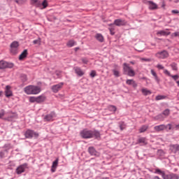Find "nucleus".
<instances>
[{
	"label": "nucleus",
	"instance_id": "obj_52",
	"mask_svg": "<svg viewBox=\"0 0 179 179\" xmlns=\"http://www.w3.org/2000/svg\"><path fill=\"white\" fill-rule=\"evenodd\" d=\"M166 129L167 128L169 131L171 129V124H168L167 125H166Z\"/></svg>",
	"mask_w": 179,
	"mask_h": 179
},
{
	"label": "nucleus",
	"instance_id": "obj_54",
	"mask_svg": "<svg viewBox=\"0 0 179 179\" xmlns=\"http://www.w3.org/2000/svg\"><path fill=\"white\" fill-rule=\"evenodd\" d=\"M82 61H83V64H87V62H88L87 59H82Z\"/></svg>",
	"mask_w": 179,
	"mask_h": 179
},
{
	"label": "nucleus",
	"instance_id": "obj_5",
	"mask_svg": "<svg viewBox=\"0 0 179 179\" xmlns=\"http://www.w3.org/2000/svg\"><path fill=\"white\" fill-rule=\"evenodd\" d=\"M25 138L27 139H31L33 138H37L39 135L38 133L31 130V129H27L24 134Z\"/></svg>",
	"mask_w": 179,
	"mask_h": 179
},
{
	"label": "nucleus",
	"instance_id": "obj_43",
	"mask_svg": "<svg viewBox=\"0 0 179 179\" xmlns=\"http://www.w3.org/2000/svg\"><path fill=\"white\" fill-rule=\"evenodd\" d=\"M164 99H166V96L164 95H158L156 96L155 100L159 101V100H164Z\"/></svg>",
	"mask_w": 179,
	"mask_h": 179
},
{
	"label": "nucleus",
	"instance_id": "obj_30",
	"mask_svg": "<svg viewBox=\"0 0 179 179\" xmlns=\"http://www.w3.org/2000/svg\"><path fill=\"white\" fill-rule=\"evenodd\" d=\"M138 143H142L143 145H148V141L146 140V138L141 137L138 138Z\"/></svg>",
	"mask_w": 179,
	"mask_h": 179
},
{
	"label": "nucleus",
	"instance_id": "obj_23",
	"mask_svg": "<svg viewBox=\"0 0 179 179\" xmlns=\"http://www.w3.org/2000/svg\"><path fill=\"white\" fill-rule=\"evenodd\" d=\"M127 85H129V86H133V87H136L138 86V84L135 82L134 80H127L126 81Z\"/></svg>",
	"mask_w": 179,
	"mask_h": 179
},
{
	"label": "nucleus",
	"instance_id": "obj_53",
	"mask_svg": "<svg viewBox=\"0 0 179 179\" xmlns=\"http://www.w3.org/2000/svg\"><path fill=\"white\" fill-rule=\"evenodd\" d=\"M171 12H172V13H173V14H178V13H179L178 10H173Z\"/></svg>",
	"mask_w": 179,
	"mask_h": 179
},
{
	"label": "nucleus",
	"instance_id": "obj_24",
	"mask_svg": "<svg viewBox=\"0 0 179 179\" xmlns=\"http://www.w3.org/2000/svg\"><path fill=\"white\" fill-rule=\"evenodd\" d=\"M109 26L110 27L108 28V30L110 31L111 36H114V34H115V27L114 26V24H110Z\"/></svg>",
	"mask_w": 179,
	"mask_h": 179
},
{
	"label": "nucleus",
	"instance_id": "obj_51",
	"mask_svg": "<svg viewBox=\"0 0 179 179\" xmlns=\"http://www.w3.org/2000/svg\"><path fill=\"white\" fill-rule=\"evenodd\" d=\"M141 61H145V62H150V61H152V59L146 58H141Z\"/></svg>",
	"mask_w": 179,
	"mask_h": 179
},
{
	"label": "nucleus",
	"instance_id": "obj_31",
	"mask_svg": "<svg viewBox=\"0 0 179 179\" xmlns=\"http://www.w3.org/2000/svg\"><path fill=\"white\" fill-rule=\"evenodd\" d=\"M151 73H152V76H154L156 82H157V83H159L160 82V79L157 76V74L155 72V70L152 69L151 70Z\"/></svg>",
	"mask_w": 179,
	"mask_h": 179
},
{
	"label": "nucleus",
	"instance_id": "obj_18",
	"mask_svg": "<svg viewBox=\"0 0 179 179\" xmlns=\"http://www.w3.org/2000/svg\"><path fill=\"white\" fill-rule=\"evenodd\" d=\"M167 30L169 29L158 31L157 32V36H170V34H171V32L167 31Z\"/></svg>",
	"mask_w": 179,
	"mask_h": 179
},
{
	"label": "nucleus",
	"instance_id": "obj_60",
	"mask_svg": "<svg viewBox=\"0 0 179 179\" xmlns=\"http://www.w3.org/2000/svg\"><path fill=\"white\" fill-rule=\"evenodd\" d=\"M176 83H177L178 86L179 87V80L176 81Z\"/></svg>",
	"mask_w": 179,
	"mask_h": 179
},
{
	"label": "nucleus",
	"instance_id": "obj_13",
	"mask_svg": "<svg viewBox=\"0 0 179 179\" xmlns=\"http://www.w3.org/2000/svg\"><path fill=\"white\" fill-rule=\"evenodd\" d=\"M10 85H7L5 89V95L6 97H12L13 96V92H12V90Z\"/></svg>",
	"mask_w": 179,
	"mask_h": 179
},
{
	"label": "nucleus",
	"instance_id": "obj_26",
	"mask_svg": "<svg viewBox=\"0 0 179 179\" xmlns=\"http://www.w3.org/2000/svg\"><path fill=\"white\" fill-rule=\"evenodd\" d=\"M95 38L100 43H103V41H104V37L103 36V35H101V34H96Z\"/></svg>",
	"mask_w": 179,
	"mask_h": 179
},
{
	"label": "nucleus",
	"instance_id": "obj_62",
	"mask_svg": "<svg viewBox=\"0 0 179 179\" xmlns=\"http://www.w3.org/2000/svg\"><path fill=\"white\" fill-rule=\"evenodd\" d=\"M76 50H78V48H76Z\"/></svg>",
	"mask_w": 179,
	"mask_h": 179
},
{
	"label": "nucleus",
	"instance_id": "obj_19",
	"mask_svg": "<svg viewBox=\"0 0 179 179\" xmlns=\"http://www.w3.org/2000/svg\"><path fill=\"white\" fill-rule=\"evenodd\" d=\"M25 169H26V164L20 165L16 169L17 174H22V173H24Z\"/></svg>",
	"mask_w": 179,
	"mask_h": 179
},
{
	"label": "nucleus",
	"instance_id": "obj_50",
	"mask_svg": "<svg viewBox=\"0 0 179 179\" xmlns=\"http://www.w3.org/2000/svg\"><path fill=\"white\" fill-rule=\"evenodd\" d=\"M156 68H157V69H164V66L162 64H157Z\"/></svg>",
	"mask_w": 179,
	"mask_h": 179
},
{
	"label": "nucleus",
	"instance_id": "obj_47",
	"mask_svg": "<svg viewBox=\"0 0 179 179\" xmlns=\"http://www.w3.org/2000/svg\"><path fill=\"white\" fill-rule=\"evenodd\" d=\"M96 75V71L92 70L90 74V76H91V78H94Z\"/></svg>",
	"mask_w": 179,
	"mask_h": 179
},
{
	"label": "nucleus",
	"instance_id": "obj_1",
	"mask_svg": "<svg viewBox=\"0 0 179 179\" xmlns=\"http://www.w3.org/2000/svg\"><path fill=\"white\" fill-rule=\"evenodd\" d=\"M26 94H38L41 92V88L36 85H28L24 88Z\"/></svg>",
	"mask_w": 179,
	"mask_h": 179
},
{
	"label": "nucleus",
	"instance_id": "obj_39",
	"mask_svg": "<svg viewBox=\"0 0 179 179\" xmlns=\"http://www.w3.org/2000/svg\"><path fill=\"white\" fill-rule=\"evenodd\" d=\"M14 1L17 3V5H24V3H26V2H27V0H14Z\"/></svg>",
	"mask_w": 179,
	"mask_h": 179
},
{
	"label": "nucleus",
	"instance_id": "obj_21",
	"mask_svg": "<svg viewBox=\"0 0 179 179\" xmlns=\"http://www.w3.org/2000/svg\"><path fill=\"white\" fill-rule=\"evenodd\" d=\"M31 5L36 6V8H41V1L40 0H31Z\"/></svg>",
	"mask_w": 179,
	"mask_h": 179
},
{
	"label": "nucleus",
	"instance_id": "obj_14",
	"mask_svg": "<svg viewBox=\"0 0 179 179\" xmlns=\"http://www.w3.org/2000/svg\"><path fill=\"white\" fill-rule=\"evenodd\" d=\"M113 24H115V26H125L127 24V22L124 20L122 19H117L115 20Z\"/></svg>",
	"mask_w": 179,
	"mask_h": 179
},
{
	"label": "nucleus",
	"instance_id": "obj_27",
	"mask_svg": "<svg viewBox=\"0 0 179 179\" xmlns=\"http://www.w3.org/2000/svg\"><path fill=\"white\" fill-rule=\"evenodd\" d=\"M27 57V50H24L22 54L19 57L20 61H22V59H24Z\"/></svg>",
	"mask_w": 179,
	"mask_h": 179
},
{
	"label": "nucleus",
	"instance_id": "obj_2",
	"mask_svg": "<svg viewBox=\"0 0 179 179\" xmlns=\"http://www.w3.org/2000/svg\"><path fill=\"white\" fill-rule=\"evenodd\" d=\"M123 73L124 75H127V76H131V78H134V76L136 75L134 69L129 66V64L127 63L123 64Z\"/></svg>",
	"mask_w": 179,
	"mask_h": 179
},
{
	"label": "nucleus",
	"instance_id": "obj_33",
	"mask_svg": "<svg viewBox=\"0 0 179 179\" xmlns=\"http://www.w3.org/2000/svg\"><path fill=\"white\" fill-rule=\"evenodd\" d=\"M149 128V126L148 125H143L140 129H139V132L140 134H143V132H146L148 131V129Z\"/></svg>",
	"mask_w": 179,
	"mask_h": 179
},
{
	"label": "nucleus",
	"instance_id": "obj_34",
	"mask_svg": "<svg viewBox=\"0 0 179 179\" xmlns=\"http://www.w3.org/2000/svg\"><path fill=\"white\" fill-rule=\"evenodd\" d=\"M45 100V96L41 95L36 97V103H43Z\"/></svg>",
	"mask_w": 179,
	"mask_h": 179
},
{
	"label": "nucleus",
	"instance_id": "obj_10",
	"mask_svg": "<svg viewBox=\"0 0 179 179\" xmlns=\"http://www.w3.org/2000/svg\"><path fill=\"white\" fill-rule=\"evenodd\" d=\"M147 4L148 5V9H150V10H156L159 8V6L152 1H147Z\"/></svg>",
	"mask_w": 179,
	"mask_h": 179
},
{
	"label": "nucleus",
	"instance_id": "obj_9",
	"mask_svg": "<svg viewBox=\"0 0 179 179\" xmlns=\"http://www.w3.org/2000/svg\"><path fill=\"white\" fill-rule=\"evenodd\" d=\"M62 87H64V83H59V84L55 85L52 87V92H53V93H58Z\"/></svg>",
	"mask_w": 179,
	"mask_h": 179
},
{
	"label": "nucleus",
	"instance_id": "obj_12",
	"mask_svg": "<svg viewBox=\"0 0 179 179\" xmlns=\"http://www.w3.org/2000/svg\"><path fill=\"white\" fill-rule=\"evenodd\" d=\"M88 152L91 156H96V157H99L100 156V153L97 152L93 147H90L88 148Z\"/></svg>",
	"mask_w": 179,
	"mask_h": 179
},
{
	"label": "nucleus",
	"instance_id": "obj_48",
	"mask_svg": "<svg viewBox=\"0 0 179 179\" xmlns=\"http://www.w3.org/2000/svg\"><path fill=\"white\" fill-rule=\"evenodd\" d=\"M161 8H162L163 9H166V2L164 1V0H162L161 2Z\"/></svg>",
	"mask_w": 179,
	"mask_h": 179
},
{
	"label": "nucleus",
	"instance_id": "obj_49",
	"mask_svg": "<svg viewBox=\"0 0 179 179\" xmlns=\"http://www.w3.org/2000/svg\"><path fill=\"white\" fill-rule=\"evenodd\" d=\"M3 115H5V110L1 109L0 110V118H2V117H3Z\"/></svg>",
	"mask_w": 179,
	"mask_h": 179
},
{
	"label": "nucleus",
	"instance_id": "obj_64",
	"mask_svg": "<svg viewBox=\"0 0 179 179\" xmlns=\"http://www.w3.org/2000/svg\"><path fill=\"white\" fill-rule=\"evenodd\" d=\"M140 179H143V178H140Z\"/></svg>",
	"mask_w": 179,
	"mask_h": 179
},
{
	"label": "nucleus",
	"instance_id": "obj_44",
	"mask_svg": "<svg viewBox=\"0 0 179 179\" xmlns=\"http://www.w3.org/2000/svg\"><path fill=\"white\" fill-rule=\"evenodd\" d=\"M162 114H163V115H165V117H169V115H170V110L166 109L165 110H164Z\"/></svg>",
	"mask_w": 179,
	"mask_h": 179
},
{
	"label": "nucleus",
	"instance_id": "obj_58",
	"mask_svg": "<svg viewBox=\"0 0 179 179\" xmlns=\"http://www.w3.org/2000/svg\"><path fill=\"white\" fill-rule=\"evenodd\" d=\"M176 129H179V124H177V125L176 126Z\"/></svg>",
	"mask_w": 179,
	"mask_h": 179
},
{
	"label": "nucleus",
	"instance_id": "obj_41",
	"mask_svg": "<svg viewBox=\"0 0 179 179\" xmlns=\"http://www.w3.org/2000/svg\"><path fill=\"white\" fill-rule=\"evenodd\" d=\"M112 71L113 72V75L115 78H120V71L118 70L113 69Z\"/></svg>",
	"mask_w": 179,
	"mask_h": 179
},
{
	"label": "nucleus",
	"instance_id": "obj_37",
	"mask_svg": "<svg viewBox=\"0 0 179 179\" xmlns=\"http://www.w3.org/2000/svg\"><path fill=\"white\" fill-rule=\"evenodd\" d=\"M48 6V1L47 0H43V2H41V9H45Z\"/></svg>",
	"mask_w": 179,
	"mask_h": 179
},
{
	"label": "nucleus",
	"instance_id": "obj_40",
	"mask_svg": "<svg viewBox=\"0 0 179 179\" xmlns=\"http://www.w3.org/2000/svg\"><path fill=\"white\" fill-rule=\"evenodd\" d=\"M120 125V128L122 131H124V129H125V128H127V125H125V123L124 122H120L119 123Z\"/></svg>",
	"mask_w": 179,
	"mask_h": 179
},
{
	"label": "nucleus",
	"instance_id": "obj_22",
	"mask_svg": "<svg viewBox=\"0 0 179 179\" xmlns=\"http://www.w3.org/2000/svg\"><path fill=\"white\" fill-rule=\"evenodd\" d=\"M178 175L176 173H170L168 175H165V178L164 179H178Z\"/></svg>",
	"mask_w": 179,
	"mask_h": 179
},
{
	"label": "nucleus",
	"instance_id": "obj_32",
	"mask_svg": "<svg viewBox=\"0 0 179 179\" xmlns=\"http://www.w3.org/2000/svg\"><path fill=\"white\" fill-rule=\"evenodd\" d=\"M141 92L144 96H148V94H152V92L146 88L142 89Z\"/></svg>",
	"mask_w": 179,
	"mask_h": 179
},
{
	"label": "nucleus",
	"instance_id": "obj_29",
	"mask_svg": "<svg viewBox=\"0 0 179 179\" xmlns=\"http://www.w3.org/2000/svg\"><path fill=\"white\" fill-rule=\"evenodd\" d=\"M155 174H159V176H162V178L164 179V178L166 177V173H164V171L160 170V169H155Z\"/></svg>",
	"mask_w": 179,
	"mask_h": 179
},
{
	"label": "nucleus",
	"instance_id": "obj_56",
	"mask_svg": "<svg viewBox=\"0 0 179 179\" xmlns=\"http://www.w3.org/2000/svg\"><path fill=\"white\" fill-rule=\"evenodd\" d=\"M2 94H3V92L0 91V97L2 96Z\"/></svg>",
	"mask_w": 179,
	"mask_h": 179
},
{
	"label": "nucleus",
	"instance_id": "obj_42",
	"mask_svg": "<svg viewBox=\"0 0 179 179\" xmlns=\"http://www.w3.org/2000/svg\"><path fill=\"white\" fill-rule=\"evenodd\" d=\"M29 101H30V103H37V97L30 96Z\"/></svg>",
	"mask_w": 179,
	"mask_h": 179
},
{
	"label": "nucleus",
	"instance_id": "obj_6",
	"mask_svg": "<svg viewBox=\"0 0 179 179\" xmlns=\"http://www.w3.org/2000/svg\"><path fill=\"white\" fill-rule=\"evenodd\" d=\"M155 57L159 59H166V58H169V52L166 50L157 52Z\"/></svg>",
	"mask_w": 179,
	"mask_h": 179
},
{
	"label": "nucleus",
	"instance_id": "obj_57",
	"mask_svg": "<svg viewBox=\"0 0 179 179\" xmlns=\"http://www.w3.org/2000/svg\"><path fill=\"white\" fill-rule=\"evenodd\" d=\"M130 64H131V65H135V62H130Z\"/></svg>",
	"mask_w": 179,
	"mask_h": 179
},
{
	"label": "nucleus",
	"instance_id": "obj_45",
	"mask_svg": "<svg viewBox=\"0 0 179 179\" xmlns=\"http://www.w3.org/2000/svg\"><path fill=\"white\" fill-rule=\"evenodd\" d=\"M33 43L34 44H38L40 45V44H41V38H38V39L34 40L33 41Z\"/></svg>",
	"mask_w": 179,
	"mask_h": 179
},
{
	"label": "nucleus",
	"instance_id": "obj_35",
	"mask_svg": "<svg viewBox=\"0 0 179 179\" xmlns=\"http://www.w3.org/2000/svg\"><path fill=\"white\" fill-rule=\"evenodd\" d=\"M170 66L172 69V71H178V66L177 65V63L173 62L170 64Z\"/></svg>",
	"mask_w": 179,
	"mask_h": 179
},
{
	"label": "nucleus",
	"instance_id": "obj_8",
	"mask_svg": "<svg viewBox=\"0 0 179 179\" xmlns=\"http://www.w3.org/2000/svg\"><path fill=\"white\" fill-rule=\"evenodd\" d=\"M57 117V115L55 114V112H51L50 113L45 115L44 120L45 121H54V119Z\"/></svg>",
	"mask_w": 179,
	"mask_h": 179
},
{
	"label": "nucleus",
	"instance_id": "obj_17",
	"mask_svg": "<svg viewBox=\"0 0 179 179\" xmlns=\"http://www.w3.org/2000/svg\"><path fill=\"white\" fill-rule=\"evenodd\" d=\"M59 162V159L57 158L53 162L51 168L52 173H55L57 171V167H58V163Z\"/></svg>",
	"mask_w": 179,
	"mask_h": 179
},
{
	"label": "nucleus",
	"instance_id": "obj_38",
	"mask_svg": "<svg viewBox=\"0 0 179 179\" xmlns=\"http://www.w3.org/2000/svg\"><path fill=\"white\" fill-rule=\"evenodd\" d=\"M108 110H109V111L115 113V111H117V107H115V106L110 105L108 106Z\"/></svg>",
	"mask_w": 179,
	"mask_h": 179
},
{
	"label": "nucleus",
	"instance_id": "obj_3",
	"mask_svg": "<svg viewBox=\"0 0 179 179\" xmlns=\"http://www.w3.org/2000/svg\"><path fill=\"white\" fill-rule=\"evenodd\" d=\"M10 52L13 55H16L19 52V42L15 41L10 44Z\"/></svg>",
	"mask_w": 179,
	"mask_h": 179
},
{
	"label": "nucleus",
	"instance_id": "obj_7",
	"mask_svg": "<svg viewBox=\"0 0 179 179\" xmlns=\"http://www.w3.org/2000/svg\"><path fill=\"white\" fill-rule=\"evenodd\" d=\"M13 66H15L13 63H9L3 60L0 61V69H6V68L12 69Z\"/></svg>",
	"mask_w": 179,
	"mask_h": 179
},
{
	"label": "nucleus",
	"instance_id": "obj_59",
	"mask_svg": "<svg viewBox=\"0 0 179 179\" xmlns=\"http://www.w3.org/2000/svg\"><path fill=\"white\" fill-rule=\"evenodd\" d=\"M155 179H161L160 178H159V176H155Z\"/></svg>",
	"mask_w": 179,
	"mask_h": 179
},
{
	"label": "nucleus",
	"instance_id": "obj_11",
	"mask_svg": "<svg viewBox=\"0 0 179 179\" xmlns=\"http://www.w3.org/2000/svg\"><path fill=\"white\" fill-rule=\"evenodd\" d=\"M164 75H166V76H169L170 78H172V79H173V80H175L176 82H177V80H178L179 78V76L178 75H171V73H170V71H169V70L167 69H164Z\"/></svg>",
	"mask_w": 179,
	"mask_h": 179
},
{
	"label": "nucleus",
	"instance_id": "obj_28",
	"mask_svg": "<svg viewBox=\"0 0 179 179\" xmlns=\"http://www.w3.org/2000/svg\"><path fill=\"white\" fill-rule=\"evenodd\" d=\"M100 132L97 130L92 131V138L94 137L96 139L100 138Z\"/></svg>",
	"mask_w": 179,
	"mask_h": 179
},
{
	"label": "nucleus",
	"instance_id": "obj_4",
	"mask_svg": "<svg viewBox=\"0 0 179 179\" xmlns=\"http://www.w3.org/2000/svg\"><path fill=\"white\" fill-rule=\"evenodd\" d=\"M80 136L84 139H90V138H93V131L84 129L80 131Z\"/></svg>",
	"mask_w": 179,
	"mask_h": 179
},
{
	"label": "nucleus",
	"instance_id": "obj_63",
	"mask_svg": "<svg viewBox=\"0 0 179 179\" xmlns=\"http://www.w3.org/2000/svg\"><path fill=\"white\" fill-rule=\"evenodd\" d=\"M0 179H3V178H0Z\"/></svg>",
	"mask_w": 179,
	"mask_h": 179
},
{
	"label": "nucleus",
	"instance_id": "obj_16",
	"mask_svg": "<svg viewBox=\"0 0 179 179\" xmlns=\"http://www.w3.org/2000/svg\"><path fill=\"white\" fill-rule=\"evenodd\" d=\"M155 131V132H160V131H164V129H167V126L165 124H160L158 126H155L154 127Z\"/></svg>",
	"mask_w": 179,
	"mask_h": 179
},
{
	"label": "nucleus",
	"instance_id": "obj_15",
	"mask_svg": "<svg viewBox=\"0 0 179 179\" xmlns=\"http://www.w3.org/2000/svg\"><path fill=\"white\" fill-rule=\"evenodd\" d=\"M73 71L78 76H83V75H85V71H83L80 67L76 66L73 68Z\"/></svg>",
	"mask_w": 179,
	"mask_h": 179
},
{
	"label": "nucleus",
	"instance_id": "obj_61",
	"mask_svg": "<svg viewBox=\"0 0 179 179\" xmlns=\"http://www.w3.org/2000/svg\"><path fill=\"white\" fill-rule=\"evenodd\" d=\"M143 79H146V78L144 77V78H143Z\"/></svg>",
	"mask_w": 179,
	"mask_h": 179
},
{
	"label": "nucleus",
	"instance_id": "obj_25",
	"mask_svg": "<svg viewBox=\"0 0 179 179\" xmlns=\"http://www.w3.org/2000/svg\"><path fill=\"white\" fill-rule=\"evenodd\" d=\"M16 118V113H12V115H10L8 117H6V121H13Z\"/></svg>",
	"mask_w": 179,
	"mask_h": 179
},
{
	"label": "nucleus",
	"instance_id": "obj_36",
	"mask_svg": "<svg viewBox=\"0 0 179 179\" xmlns=\"http://www.w3.org/2000/svg\"><path fill=\"white\" fill-rule=\"evenodd\" d=\"M76 43L73 40H70L67 42L66 45L71 48V47H73V45H76Z\"/></svg>",
	"mask_w": 179,
	"mask_h": 179
},
{
	"label": "nucleus",
	"instance_id": "obj_55",
	"mask_svg": "<svg viewBox=\"0 0 179 179\" xmlns=\"http://www.w3.org/2000/svg\"><path fill=\"white\" fill-rule=\"evenodd\" d=\"M4 155L3 152H0V157H3Z\"/></svg>",
	"mask_w": 179,
	"mask_h": 179
},
{
	"label": "nucleus",
	"instance_id": "obj_20",
	"mask_svg": "<svg viewBox=\"0 0 179 179\" xmlns=\"http://www.w3.org/2000/svg\"><path fill=\"white\" fill-rule=\"evenodd\" d=\"M170 150L172 152V153H177V152H179V145L178 144L171 145Z\"/></svg>",
	"mask_w": 179,
	"mask_h": 179
},
{
	"label": "nucleus",
	"instance_id": "obj_46",
	"mask_svg": "<svg viewBox=\"0 0 179 179\" xmlns=\"http://www.w3.org/2000/svg\"><path fill=\"white\" fill-rule=\"evenodd\" d=\"M21 80L23 83H24V82H27V76H26V75H22L21 76Z\"/></svg>",
	"mask_w": 179,
	"mask_h": 179
}]
</instances>
